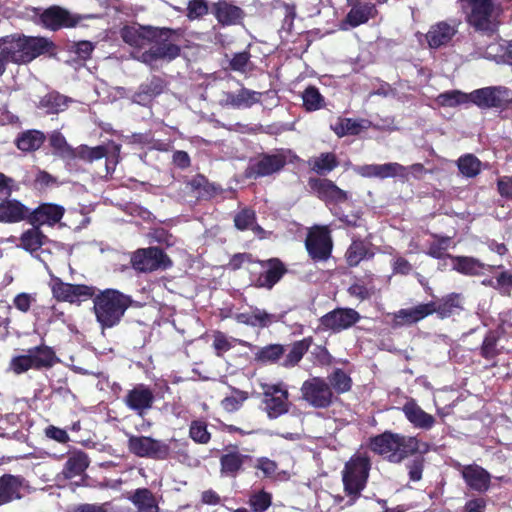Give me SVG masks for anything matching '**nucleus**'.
<instances>
[{
    "label": "nucleus",
    "instance_id": "f257e3e1",
    "mask_svg": "<svg viewBox=\"0 0 512 512\" xmlns=\"http://www.w3.org/2000/svg\"><path fill=\"white\" fill-rule=\"evenodd\" d=\"M120 34L123 41L135 49L132 57L151 69L173 61L181 52L174 42L181 35L179 30L133 24L124 26Z\"/></svg>",
    "mask_w": 512,
    "mask_h": 512
},
{
    "label": "nucleus",
    "instance_id": "f03ea898",
    "mask_svg": "<svg viewBox=\"0 0 512 512\" xmlns=\"http://www.w3.org/2000/svg\"><path fill=\"white\" fill-rule=\"evenodd\" d=\"M53 43L44 37H31L12 34L0 39L2 54L10 62L26 64L38 56L48 53Z\"/></svg>",
    "mask_w": 512,
    "mask_h": 512
},
{
    "label": "nucleus",
    "instance_id": "7ed1b4c3",
    "mask_svg": "<svg viewBox=\"0 0 512 512\" xmlns=\"http://www.w3.org/2000/svg\"><path fill=\"white\" fill-rule=\"evenodd\" d=\"M370 448L392 463H399L413 453L427 451V445L420 443L416 437L391 432H384L371 438Z\"/></svg>",
    "mask_w": 512,
    "mask_h": 512
},
{
    "label": "nucleus",
    "instance_id": "20e7f679",
    "mask_svg": "<svg viewBox=\"0 0 512 512\" xmlns=\"http://www.w3.org/2000/svg\"><path fill=\"white\" fill-rule=\"evenodd\" d=\"M132 303L127 296L115 289L100 291L93 299V310L97 322L105 328L116 326Z\"/></svg>",
    "mask_w": 512,
    "mask_h": 512
},
{
    "label": "nucleus",
    "instance_id": "39448f33",
    "mask_svg": "<svg viewBox=\"0 0 512 512\" xmlns=\"http://www.w3.org/2000/svg\"><path fill=\"white\" fill-rule=\"evenodd\" d=\"M370 467V459L363 454L355 455L346 463L342 472V478L345 492L352 496L350 504L354 503L355 499L365 488Z\"/></svg>",
    "mask_w": 512,
    "mask_h": 512
},
{
    "label": "nucleus",
    "instance_id": "423d86ee",
    "mask_svg": "<svg viewBox=\"0 0 512 512\" xmlns=\"http://www.w3.org/2000/svg\"><path fill=\"white\" fill-rule=\"evenodd\" d=\"M470 101L480 109H506L512 103V90L506 86H487L470 92Z\"/></svg>",
    "mask_w": 512,
    "mask_h": 512
},
{
    "label": "nucleus",
    "instance_id": "0eeeda50",
    "mask_svg": "<svg viewBox=\"0 0 512 512\" xmlns=\"http://www.w3.org/2000/svg\"><path fill=\"white\" fill-rule=\"evenodd\" d=\"M54 352L48 346L30 348L24 355H18L11 359L9 368L15 374H22L30 369H40L52 365Z\"/></svg>",
    "mask_w": 512,
    "mask_h": 512
},
{
    "label": "nucleus",
    "instance_id": "6e6552de",
    "mask_svg": "<svg viewBox=\"0 0 512 512\" xmlns=\"http://www.w3.org/2000/svg\"><path fill=\"white\" fill-rule=\"evenodd\" d=\"M300 391L302 399L314 408H328L335 399L330 384L321 377H312L305 380Z\"/></svg>",
    "mask_w": 512,
    "mask_h": 512
},
{
    "label": "nucleus",
    "instance_id": "1a4fd4ad",
    "mask_svg": "<svg viewBox=\"0 0 512 512\" xmlns=\"http://www.w3.org/2000/svg\"><path fill=\"white\" fill-rule=\"evenodd\" d=\"M128 448L138 457L164 460L169 456L168 443L147 436H134L128 438Z\"/></svg>",
    "mask_w": 512,
    "mask_h": 512
},
{
    "label": "nucleus",
    "instance_id": "9d476101",
    "mask_svg": "<svg viewBox=\"0 0 512 512\" xmlns=\"http://www.w3.org/2000/svg\"><path fill=\"white\" fill-rule=\"evenodd\" d=\"M467 13L468 23L479 31H489L493 26V3L491 0H460Z\"/></svg>",
    "mask_w": 512,
    "mask_h": 512
},
{
    "label": "nucleus",
    "instance_id": "9b49d317",
    "mask_svg": "<svg viewBox=\"0 0 512 512\" xmlns=\"http://www.w3.org/2000/svg\"><path fill=\"white\" fill-rule=\"evenodd\" d=\"M265 410L269 418H277L288 412L287 388L282 384H262Z\"/></svg>",
    "mask_w": 512,
    "mask_h": 512
},
{
    "label": "nucleus",
    "instance_id": "f8f14e48",
    "mask_svg": "<svg viewBox=\"0 0 512 512\" xmlns=\"http://www.w3.org/2000/svg\"><path fill=\"white\" fill-rule=\"evenodd\" d=\"M131 263L133 268L141 272H151L171 265V261L157 247L138 250L133 254Z\"/></svg>",
    "mask_w": 512,
    "mask_h": 512
},
{
    "label": "nucleus",
    "instance_id": "ddd939ff",
    "mask_svg": "<svg viewBox=\"0 0 512 512\" xmlns=\"http://www.w3.org/2000/svg\"><path fill=\"white\" fill-rule=\"evenodd\" d=\"M51 289L54 297L58 300L70 303L85 301L94 295L93 287L64 283L59 278L52 280Z\"/></svg>",
    "mask_w": 512,
    "mask_h": 512
},
{
    "label": "nucleus",
    "instance_id": "4468645a",
    "mask_svg": "<svg viewBox=\"0 0 512 512\" xmlns=\"http://www.w3.org/2000/svg\"><path fill=\"white\" fill-rule=\"evenodd\" d=\"M123 402L130 410L142 417L152 408L154 394L148 386L138 384L127 392Z\"/></svg>",
    "mask_w": 512,
    "mask_h": 512
},
{
    "label": "nucleus",
    "instance_id": "2eb2a0df",
    "mask_svg": "<svg viewBox=\"0 0 512 512\" xmlns=\"http://www.w3.org/2000/svg\"><path fill=\"white\" fill-rule=\"evenodd\" d=\"M360 320V314L352 308H337L321 317V325L334 332L348 329Z\"/></svg>",
    "mask_w": 512,
    "mask_h": 512
},
{
    "label": "nucleus",
    "instance_id": "dca6fc26",
    "mask_svg": "<svg viewBox=\"0 0 512 512\" xmlns=\"http://www.w3.org/2000/svg\"><path fill=\"white\" fill-rule=\"evenodd\" d=\"M80 19L79 16L71 14L68 10L59 6H52L40 15L42 25L50 30L74 27Z\"/></svg>",
    "mask_w": 512,
    "mask_h": 512
},
{
    "label": "nucleus",
    "instance_id": "f3484780",
    "mask_svg": "<svg viewBox=\"0 0 512 512\" xmlns=\"http://www.w3.org/2000/svg\"><path fill=\"white\" fill-rule=\"evenodd\" d=\"M286 164V157L281 153L265 154L252 162L247 169L248 177H264L280 171Z\"/></svg>",
    "mask_w": 512,
    "mask_h": 512
},
{
    "label": "nucleus",
    "instance_id": "a211bd4d",
    "mask_svg": "<svg viewBox=\"0 0 512 512\" xmlns=\"http://www.w3.org/2000/svg\"><path fill=\"white\" fill-rule=\"evenodd\" d=\"M306 249L313 259H327L331 253L332 242L325 228L311 231L306 239Z\"/></svg>",
    "mask_w": 512,
    "mask_h": 512
},
{
    "label": "nucleus",
    "instance_id": "6ab92c4d",
    "mask_svg": "<svg viewBox=\"0 0 512 512\" xmlns=\"http://www.w3.org/2000/svg\"><path fill=\"white\" fill-rule=\"evenodd\" d=\"M466 485L477 492H485L490 486V474L481 466L476 464L461 465L457 464Z\"/></svg>",
    "mask_w": 512,
    "mask_h": 512
},
{
    "label": "nucleus",
    "instance_id": "aec40b11",
    "mask_svg": "<svg viewBox=\"0 0 512 512\" xmlns=\"http://www.w3.org/2000/svg\"><path fill=\"white\" fill-rule=\"evenodd\" d=\"M354 171L362 177H406L407 168L399 163L367 164L354 167Z\"/></svg>",
    "mask_w": 512,
    "mask_h": 512
},
{
    "label": "nucleus",
    "instance_id": "412c9836",
    "mask_svg": "<svg viewBox=\"0 0 512 512\" xmlns=\"http://www.w3.org/2000/svg\"><path fill=\"white\" fill-rule=\"evenodd\" d=\"M261 92L253 91L247 88H241L238 92H225L220 99V105L224 107H232L235 109L250 108L254 104L260 102Z\"/></svg>",
    "mask_w": 512,
    "mask_h": 512
},
{
    "label": "nucleus",
    "instance_id": "4be33fe9",
    "mask_svg": "<svg viewBox=\"0 0 512 512\" xmlns=\"http://www.w3.org/2000/svg\"><path fill=\"white\" fill-rule=\"evenodd\" d=\"M434 313L433 304L422 303L411 308L400 309L394 314L397 325H412Z\"/></svg>",
    "mask_w": 512,
    "mask_h": 512
},
{
    "label": "nucleus",
    "instance_id": "5701e85b",
    "mask_svg": "<svg viewBox=\"0 0 512 512\" xmlns=\"http://www.w3.org/2000/svg\"><path fill=\"white\" fill-rule=\"evenodd\" d=\"M453 261V269L457 272L468 275V276H479L484 273L485 269H499L502 268L501 265L492 266L486 265L485 263L480 262L478 259L467 256H451L448 255Z\"/></svg>",
    "mask_w": 512,
    "mask_h": 512
},
{
    "label": "nucleus",
    "instance_id": "b1692460",
    "mask_svg": "<svg viewBox=\"0 0 512 512\" xmlns=\"http://www.w3.org/2000/svg\"><path fill=\"white\" fill-rule=\"evenodd\" d=\"M164 81L156 76L142 83L131 98L133 103L146 106L163 92Z\"/></svg>",
    "mask_w": 512,
    "mask_h": 512
},
{
    "label": "nucleus",
    "instance_id": "393cba45",
    "mask_svg": "<svg viewBox=\"0 0 512 512\" xmlns=\"http://www.w3.org/2000/svg\"><path fill=\"white\" fill-rule=\"evenodd\" d=\"M457 32V24L439 22L428 31L426 38L431 48H438L448 44Z\"/></svg>",
    "mask_w": 512,
    "mask_h": 512
},
{
    "label": "nucleus",
    "instance_id": "a878e982",
    "mask_svg": "<svg viewBox=\"0 0 512 512\" xmlns=\"http://www.w3.org/2000/svg\"><path fill=\"white\" fill-rule=\"evenodd\" d=\"M406 418L416 428L429 430L435 424V418L426 413L419 405L414 401H408L402 408Z\"/></svg>",
    "mask_w": 512,
    "mask_h": 512
},
{
    "label": "nucleus",
    "instance_id": "bb28decb",
    "mask_svg": "<svg viewBox=\"0 0 512 512\" xmlns=\"http://www.w3.org/2000/svg\"><path fill=\"white\" fill-rule=\"evenodd\" d=\"M90 464L87 454L83 451H73L68 454L62 474L66 479H72L84 474Z\"/></svg>",
    "mask_w": 512,
    "mask_h": 512
},
{
    "label": "nucleus",
    "instance_id": "cd10ccee",
    "mask_svg": "<svg viewBox=\"0 0 512 512\" xmlns=\"http://www.w3.org/2000/svg\"><path fill=\"white\" fill-rule=\"evenodd\" d=\"M64 209L54 204H43L32 214L31 221L34 225H54L63 217Z\"/></svg>",
    "mask_w": 512,
    "mask_h": 512
},
{
    "label": "nucleus",
    "instance_id": "c85d7f7f",
    "mask_svg": "<svg viewBox=\"0 0 512 512\" xmlns=\"http://www.w3.org/2000/svg\"><path fill=\"white\" fill-rule=\"evenodd\" d=\"M119 151L120 146L116 144H112L111 146L96 147H88L86 145H81L74 149V158H79L84 161L93 162L103 157H107V155L110 153L118 154Z\"/></svg>",
    "mask_w": 512,
    "mask_h": 512
},
{
    "label": "nucleus",
    "instance_id": "c756f323",
    "mask_svg": "<svg viewBox=\"0 0 512 512\" xmlns=\"http://www.w3.org/2000/svg\"><path fill=\"white\" fill-rule=\"evenodd\" d=\"M26 207L15 199L4 200L0 203V222L15 223L23 220L27 214Z\"/></svg>",
    "mask_w": 512,
    "mask_h": 512
},
{
    "label": "nucleus",
    "instance_id": "7c9ffc66",
    "mask_svg": "<svg viewBox=\"0 0 512 512\" xmlns=\"http://www.w3.org/2000/svg\"><path fill=\"white\" fill-rule=\"evenodd\" d=\"M370 122L367 120H356L351 118H338L337 121L331 125V129L339 137L345 135H357L361 130L367 129Z\"/></svg>",
    "mask_w": 512,
    "mask_h": 512
},
{
    "label": "nucleus",
    "instance_id": "2f4dec72",
    "mask_svg": "<svg viewBox=\"0 0 512 512\" xmlns=\"http://www.w3.org/2000/svg\"><path fill=\"white\" fill-rule=\"evenodd\" d=\"M21 480L12 475L0 478V504L8 503L21 497Z\"/></svg>",
    "mask_w": 512,
    "mask_h": 512
},
{
    "label": "nucleus",
    "instance_id": "473e14b6",
    "mask_svg": "<svg viewBox=\"0 0 512 512\" xmlns=\"http://www.w3.org/2000/svg\"><path fill=\"white\" fill-rule=\"evenodd\" d=\"M249 459L248 455L242 454L237 450L229 451L220 458L221 471L227 475L235 476Z\"/></svg>",
    "mask_w": 512,
    "mask_h": 512
},
{
    "label": "nucleus",
    "instance_id": "72a5a7b5",
    "mask_svg": "<svg viewBox=\"0 0 512 512\" xmlns=\"http://www.w3.org/2000/svg\"><path fill=\"white\" fill-rule=\"evenodd\" d=\"M45 135L38 130H27L16 139L17 147L23 152H32L39 149L44 143Z\"/></svg>",
    "mask_w": 512,
    "mask_h": 512
},
{
    "label": "nucleus",
    "instance_id": "f704fd0d",
    "mask_svg": "<svg viewBox=\"0 0 512 512\" xmlns=\"http://www.w3.org/2000/svg\"><path fill=\"white\" fill-rule=\"evenodd\" d=\"M375 14L376 9L373 4H358L352 7L350 12L347 14L346 22L350 24V26L356 27L367 22L370 18L374 17Z\"/></svg>",
    "mask_w": 512,
    "mask_h": 512
},
{
    "label": "nucleus",
    "instance_id": "c9c22d12",
    "mask_svg": "<svg viewBox=\"0 0 512 512\" xmlns=\"http://www.w3.org/2000/svg\"><path fill=\"white\" fill-rule=\"evenodd\" d=\"M137 507L138 512H159L153 494L148 489H137L129 498Z\"/></svg>",
    "mask_w": 512,
    "mask_h": 512
},
{
    "label": "nucleus",
    "instance_id": "e433bc0d",
    "mask_svg": "<svg viewBox=\"0 0 512 512\" xmlns=\"http://www.w3.org/2000/svg\"><path fill=\"white\" fill-rule=\"evenodd\" d=\"M310 168L319 175H326L338 166V160L335 154L327 152L309 159Z\"/></svg>",
    "mask_w": 512,
    "mask_h": 512
},
{
    "label": "nucleus",
    "instance_id": "4c0bfd02",
    "mask_svg": "<svg viewBox=\"0 0 512 512\" xmlns=\"http://www.w3.org/2000/svg\"><path fill=\"white\" fill-rule=\"evenodd\" d=\"M67 98L57 92H51L42 97L37 105L47 114H57L67 107Z\"/></svg>",
    "mask_w": 512,
    "mask_h": 512
},
{
    "label": "nucleus",
    "instance_id": "58836bf2",
    "mask_svg": "<svg viewBox=\"0 0 512 512\" xmlns=\"http://www.w3.org/2000/svg\"><path fill=\"white\" fill-rule=\"evenodd\" d=\"M268 269L259 277V285L262 287L272 288L283 276L285 268L277 259H271L268 262Z\"/></svg>",
    "mask_w": 512,
    "mask_h": 512
},
{
    "label": "nucleus",
    "instance_id": "ea45409f",
    "mask_svg": "<svg viewBox=\"0 0 512 512\" xmlns=\"http://www.w3.org/2000/svg\"><path fill=\"white\" fill-rule=\"evenodd\" d=\"M243 14L241 8L228 3L219 4L216 8V18L224 25L237 24L243 18Z\"/></svg>",
    "mask_w": 512,
    "mask_h": 512
},
{
    "label": "nucleus",
    "instance_id": "a19ab883",
    "mask_svg": "<svg viewBox=\"0 0 512 512\" xmlns=\"http://www.w3.org/2000/svg\"><path fill=\"white\" fill-rule=\"evenodd\" d=\"M46 237L38 227H33L21 236V246L31 254L36 253L45 244Z\"/></svg>",
    "mask_w": 512,
    "mask_h": 512
},
{
    "label": "nucleus",
    "instance_id": "79ce46f5",
    "mask_svg": "<svg viewBox=\"0 0 512 512\" xmlns=\"http://www.w3.org/2000/svg\"><path fill=\"white\" fill-rule=\"evenodd\" d=\"M436 102L442 107H456L471 103L470 93H464L460 90L446 91L437 96Z\"/></svg>",
    "mask_w": 512,
    "mask_h": 512
},
{
    "label": "nucleus",
    "instance_id": "37998d69",
    "mask_svg": "<svg viewBox=\"0 0 512 512\" xmlns=\"http://www.w3.org/2000/svg\"><path fill=\"white\" fill-rule=\"evenodd\" d=\"M235 226L239 230L251 229L255 234L260 235L263 229L255 223V213L250 209H243L234 218Z\"/></svg>",
    "mask_w": 512,
    "mask_h": 512
},
{
    "label": "nucleus",
    "instance_id": "c03bdc74",
    "mask_svg": "<svg viewBox=\"0 0 512 512\" xmlns=\"http://www.w3.org/2000/svg\"><path fill=\"white\" fill-rule=\"evenodd\" d=\"M457 165L461 174L469 178L477 176L481 170V162L472 154L460 157Z\"/></svg>",
    "mask_w": 512,
    "mask_h": 512
},
{
    "label": "nucleus",
    "instance_id": "a18cd8bd",
    "mask_svg": "<svg viewBox=\"0 0 512 512\" xmlns=\"http://www.w3.org/2000/svg\"><path fill=\"white\" fill-rule=\"evenodd\" d=\"M50 145L55 153L64 159L74 158V149L68 145L65 137L58 131H54L50 135Z\"/></svg>",
    "mask_w": 512,
    "mask_h": 512
},
{
    "label": "nucleus",
    "instance_id": "49530a36",
    "mask_svg": "<svg viewBox=\"0 0 512 512\" xmlns=\"http://www.w3.org/2000/svg\"><path fill=\"white\" fill-rule=\"evenodd\" d=\"M328 380L327 382L330 384V387L338 394L349 391L352 385L351 378L341 369L334 370L328 376Z\"/></svg>",
    "mask_w": 512,
    "mask_h": 512
},
{
    "label": "nucleus",
    "instance_id": "de8ad7c7",
    "mask_svg": "<svg viewBox=\"0 0 512 512\" xmlns=\"http://www.w3.org/2000/svg\"><path fill=\"white\" fill-rule=\"evenodd\" d=\"M302 99L307 111H316L324 106V98L314 86H309L304 90Z\"/></svg>",
    "mask_w": 512,
    "mask_h": 512
},
{
    "label": "nucleus",
    "instance_id": "09e8293b",
    "mask_svg": "<svg viewBox=\"0 0 512 512\" xmlns=\"http://www.w3.org/2000/svg\"><path fill=\"white\" fill-rule=\"evenodd\" d=\"M284 353V347L280 344H270L260 348L255 359L261 363H273L277 361Z\"/></svg>",
    "mask_w": 512,
    "mask_h": 512
},
{
    "label": "nucleus",
    "instance_id": "8fccbe9b",
    "mask_svg": "<svg viewBox=\"0 0 512 512\" xmlns=\"http://www.w3.org/2000/svg\"><path fill=\"white\" fill-rule=\"evenodd\" d=\"M310 188L317 194V196L325 201H328L335 184L328 179L310 178L308 182Z\"/></svg>",
    "mask_w": 512,
    "mask_h": 512
},
{
    "label": "nucleus",
    "instance_id": "3c124183",
    "mask_svg": "<svg viewBox=\"0 0 512 512\" xmlns=\"http://www.w3.org/2000/svg\"><path fill=\"white\" fill-rule=\"evenodd\" d=\"M451 245V238L444 236H433L430 242L427 254L433 258H442Z\"/></svg>",
    "mask_w": 512,
    "mask_h": 512
},
{
    "label": "nucleus",
    "instance_id": "603ef678",
    "mask_svg": "<svg viewBox=\"0 0 512 512\" xmlns=\"http://www.w3.org/2000/svg\"><path fill=\"white\" fill-rule=\"evenodd\" d=\"M367 254L366 246L361 241H353L346 252V259L350 266H356Z\"/></svg>",
    "mask_w": 512,
    "mask_h": 512
},
{
    "label": "nucleus",
    "instance_id": "864d4df0",
    "mask_svg": "<svg viewBox=\"0 0 512 512\" xmlns=\"http://www.w3.org/2000/svg\"><path fill=\"white\" fill-rule=\"evenodd\" d=\"M309 348V342L306 340L298 341L293 344L291 350L286 356L284 365L285 366H294L296 365L303 357V355L307 352Z\"/></svg>",
    "mask_w": 512,
    "mask_h": 512
},
{
    "label": "nucleus",
    "instance_id": "5fc2aeb1",
    "mask_svg": "<svg viewBox=\"0 0 512 512\" xmlns=\"http://www.w3.org/2000/svg\"><path fill=\"white\" fill-rule=\"evenodd\" d=\"M190 437L197 443L206 444L210 440V433L207 431V425L202 421H193L189 429Z\"/></svg>",
    "mask_w": 512,
    "mask_h": 512
},
{
    "label": "nucleus",
    "instance_id": "6e6d98bb",
    "mask_svg": "<svg viewBox=\"0 0 512 512\" xmlns=\"http://www.w3.org/2000/svg\"><path fill=\"white\" fill-rule=\"evenodd\" d=\"M246 399V392L236 390L234 391L233 395L224 398L221 402V405L224 410L233 412L238 410Z\"/></svg>",
    "mask_w": 512,
    "mask_h": 512
},
{
    "label": "nucleus",
    "instance_id": "4d7b16f0",
    "mask_svg": "<svg viewBox=\"0 0 512 512\" xmlns=\"http://www.w3.org/2000/svg\"><path fill=\"white\" fill-rule=\"evenodd\" d=\"M250 65V53L248 51L234 54L230 61L231 69L241 73H246L250 70Z\"/></svg>",
    "mask_w": 512,
    "mask_h": 512
},
{
    "label": "nucleus",
    "instance_id": "13d9d810",
    "mask_svg": "<svg viewBox=\"0 0 512 512\" xmlns=\"http://www.w3.org/2000/svg\"><path fill=\"white\" fill-rule=\"evenodd\" d=\"M249 504L253 512H264L271 505V495L261 491L251 496Z\"/></svg>",
    "mask_w": 512,
    "mask_h": 512
},
{
    "label": "nucleus",
    "instance_id": "bf43d9fd",
    "mask_svg": "<svg viewBox=\"0 0 512 512\" xmlns=\"http://www.w3.org/2000/svg\"><path fill=\"white\" fill-rule=\"evenodd\" d=\"M208 12V6L205 0H191L187 7V17L190 20L198 19Z\"/></svg>",
    "mask_w": 512,
    "mask_h": 512
},
{
    "label": "nucleus",
    "instance_id": "052dcab7",
    "mask_svg": "<svg viewBox=\"0 0 512 512\" xmlns=\"http://www.w3.org/2000/svg\"><path fill=\"white\" fill-rule=\"evenodd\" d=\"M252 313L254 320L259 322L258 327H267L278 320L275 314L267 313L265 310L258 308L253 309Z\"/></svg>",
    "mask_w": 512,
    "mask_h": 512
},
{
    "label": "nucleus",
    "instance_id": "680f3d73",
    "mask_svg": "<svg viewBox=\"0 0 512 512\" xmlns=\"http://www.w3.org/2000/svg\"><path fill=\"white\" fill-rule=\"evenodd\" d=\"M45 435L59 443H67L70 440L66 430L55 427L53 425H50L45 429Z\"/></svg>",
    "mask_w": 512,
    "mask_h": 512
},
{
    "label": "nucleus",
    "instance_id": "e2e57ef3",
    "mask_svg": "<svg viewBox=\"0 0 512 512\" xmlns=\"http://www.w3.org/2000/svg\"><path fill=\"white\" fill-rule=\"evenodd\" d=\"M496 284L501 287L500 293L502 295H507V296L510 295V291L512 289V272L502 271L497 276Z\"/></svg>",
    "mask_w": 512,
    "mask_h": 512
},
{
    "label": "nucleus",
    "instance_id": "0e129e2a",
    "mask_svg": "<svg viewBox=\"0 0 512 512\" xmlns=\"http://www.w3.org/2000/svg\"><path fill=\"white\" fill-rule=\"evenodd\" d=\"M213 347L216 350L217 355L221 356L223 353L230 350L232 345L224 334L217 333L214 336Z\"/></svg>",
    "mask_w": 512,
    "mask_h": 512
},
{
    "label": "nucleus",
    "instance_id": "69168bd1",
    "mask_svg": "<svg viewBox=\"0 0 512 512\" xmlns=\"http://www.w3.org/2000/svg\"><path fill=\"white\" fill-rule=\"evenodd\" d=\"M482 355L485 358H493L496 355V337L492 334H489L485 337L482 347H481Z\"/></svg>",
    "mask_w": 512,
    "mask_h": 512
},
{
    "label": "nucleus",
    "instance_id": "338daca9",
    "mask_svg": "<svg viewBox=\"0 0 512 512\" xmlns=\"http://www.w3.org/2000/svg\"><path fill=\"white\" fill-rule=\"evenodd\" d=\"M497 187L502 197L512 199V177H500L497 182Z\"/></svg>",
    "mask_w": 512,
    "mask_h": 512
},
{
    "label": "nucleus",
    "instance_id": "774afa93",
    "mask_svg": "<svg viewBox=\"0 0 512 512\" xmlns=\"http://www.w3.org/2000/svg\"><path fill=\"white\" fill-rule=\"evenodd\" d=\"M104 503H83L73 507L70 512H105Z\"/></svg>",
    "mask_w": 512,
    "mask_h": 512
}]
</instances>
